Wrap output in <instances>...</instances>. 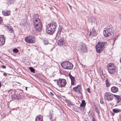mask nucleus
I'll use <instances>...</instances> for the list:
<instances>
[{"mask_svg": "<svg viewBox=\"0 0 121 121\" xmlns=\"http://www.w3.org/2000/svg\"><path fill=\"white\" fill-rule=\"evenodd\" d=\"M114 32V30L112 25L108 24L106 27L104 29L103 34L105 37H108L112 35Z\"/></svg>", "mask_w": 121, "mask_h": 121, "instance_id": "nucleus-1", "label": "nucleus"}, {"mask_svg": "<svg viewBox=\"0 0 121 121\" xmlns=\"http://www.w3.org/2000/svg\"><path fill=\"white\" fill-rule=\"evenodd\" d=\"M57 24L54 22L51 23L47 26L46 32L49 34H53L55 30V29L57 27Z\"/></svg>", "mask_w": 121, "mask_h": 121, "instance_id": "nucleus-2", "label": "nucleus"}, {"mask_svg": "<svg viewBox=\"0 0 121 121\" xmlns=\"http://www.w3.org/2000/svg\"><path fill=\"white\" fill-rule=\"evenodd\" d=\"M107 43L105 42H99L95 46L97 52L100 53L103 50L104 46Z\"/></svg>", "mask_w": 121, "mask_h": 121, "instance_id": "nucleus-3", "label": "nucleus"}, {"mask_svg": "<svg viewBox=\"0 0 121 121\" xmlns=\"http://www.w3.org/2000/svg\"><path fill=\"white\" fill-rule=\"evenodd\" d=\"M61 65L63 68L68 69H72L73 66V65L69 61H65L62 63Z\"/></svg>", "mask_w": 121, "mask_h": 121, "instance_id": "nucleus-4", "label": "nucleus"}, {"mask_svg": "<svg viewBox=\"0 0 121 121\" xmlns=\"http://www.w3.org/2000/svg\"><path fill=\"white\" fill-rule=\"evenodd\" d=\"M114 96V95L109 92H106L104 95L105 99L108 101H112L113 99Z\"/></svg>", "mask_w": 121, "mask_h": 121, "instance_id": "nucleus-5", "label": "nucleus"}, {"mask_svg": "<svg viewBox=\"0 0 121 121\" xmlns=\"http://www.w3.org/2000/svg\"><path fill=\"white\" fill-rule=\"evenodd\" d=\"M107 68L110 73L114 74L115 72L116 69L114 65L111 63H110L107 65Z\"/></svg>", "mask_w": 121, "mask_h": 121, "instance_id": "nucleus-6", "label": "nucleus"}, {"mask_svg": "<svg viewBox=\"0 0 121 121\" xmlns=\"http://www.w3.org/2000/svg\"><path fill=\"white\" fill-rule=\"evenodd\" d=\"M57 84L60 87L64 86L66 84V80L64 79H59L57 80Z\"/></svg>", "mask_w": 121, "mask_h": 121, "instance_id": "nucleus-7", "label": "nucleus"}, {"mask_svg": "<svg viewBox=\"0 0 121 121\" xmlns=\"http://www.w3.org/2000/svg\"><path fill=\"white\" fill-rule=\"evenodd\" d=\"M25 40L26 42L29 43H34L36 40L35 37L32 36L27 37L25 38Z\"/></svg>", "mask_w": 121, "mask_h": 121, "instance_id": "nucleus-8", "label": "nucleus"}, {"mask_svg": "<svg viewBox=\"0 0 121 121\" xmlns=\"http://www.w3.org/2000/svg\"><path fill=\"white\" fill-rule=\"evenodd\" d=\"M81 89V86L80 85H78L76 86L73 87V91H75L76 92H77L78 94L80 93L81 94L82 92H80Z\"/></svg>", "mask_w": 121, "mask_h": 121, "instance_id": "nucleus-9", "label": "nucleus"}, {"mask_svg": "<svg viewBox=\"0 0 121 121\" xmlns=\"http://www.w3.org/2000/svg\"><path fill=\"white\" fill-rule=\"evenodd\" d=\"M87 48L86 47V45L85 44H83L80 47L79 50L81 53L82 52H87Z\"/></svg>", "mask_w": 121, "mask_h": 121, "instance_id": "nucleus-10", "label": "nucleus"}, {"mask_svg": "<svg viewBox=\"0 0 121 121\" xmlns=\"http://www.w3.org/2000/svg\"><path fill=\"white\" fill-rule=\"evenodd\" d=\"M57 44L58 45L60 46H61L62 45H65V42L64 40L63 37H62L60 38L57 42Z\"/></svg>", "mask_w": 121, "mask_h": 121, "instance_id": "nucleus-11", "label": "nucleus"}, {"mask_svg": "<svg viewBox=\"0 0 121 121\" xmlns=\"http://www.w3.org/2000/svg\"><path fill=\"white\" fill-rule=\"evenodd\" d=\"M63 27L62 26H60L58 28V31L56 34V38L57 39L59 38L60 36V34L62 30Z\"/></svg>", "mask_w": 121, "mask_h": 121, "instance_id": "nucleus-12", "label": "nucleus"}, {"mask_svg": "<svg viewBox=\"0 0 121 121\" xmlns=\"http://www.w3.org/2000/svg\"><path fill=\"white\" fill-rule=\"evenodd\" d=\"M90 35L92 36H96L97 34L94 28L92 27L90 30Z\"/></svg>", "mask_w": 121, "mask_h": 121, "instance_id": "nucleus-13", "label": "nucleus"}, {"mask_svg": "<svg viewBox=\"0 0 121 121\" xmlns=\"http://www.w3.org/2000/svg\"><path fill=\"white\" fill-rule=\"evenodd\" d=\"M5 43V39L4 36L3 35L0 36V46L3 45Z\"/></svg>", "mask_w": 121, "mask_h": 121, "instance_id": "nucleus-14", "label": "nucleus"}, {"mask_svg": "<svg viewBox=\"0 0 121 121\" xmlns=\"http://www.w3.org/2000/svg\"><path fill=\"white\" fill-rule=\"evenodd\" d=\"M33 22L34 26H36L37 25L41 24V22L40 21V19H38L37 20H35L33 21Z\"/></svg>", "mask_w": 121, "mask_h": 121, "instance_id": "nucleus-15", "label": "nucleus"}, {"mask_svg": "<svg viewBox=\"0 0 121 121\" xmlns=\"http://www.w3.org/2000/svg\"><path fill=\"white\" fill-rule=\"evenodd\" d=\"M69 76L71 81V84L72 85L74 84L75 78L70 74H69Z\"/></svg>", "mask_w": 121, "mask_h": 121, "instance_id": "nucleus-16", "label": "nucleus"}, {"mask_svg": "<svg viewBox=\"0 0 121 121\" xmlns=\"http://www.w3.org/2000/svg\"><path fill=\"white\" fill-rule=\"evenodd\" d=\"M111 90L112 92L114 93H116L118 92V88L117 87L113 86L111 88Z\"/></svg>", "mask_w": 121, "mask_h": 121, "instance_id": "nucleus-17", "label": "nucleus"}, {"mask_svg": "<svg viewBox=\"0 0 121 121\" xmlns=\"http://www.w3.org/2000/svg\"><path fill=\"white\" fill-rule=\"evenodd\" d=\"M3 15L5 16H8L10 15V11L6 10L2 11Z\"/></svg>", "mask_w": 121, "mask_h": 121, "instance_id": "nucleus-18", "label": "nucleus"}, {"mask_svg": "<svg viewBox=\"0 0 121 121\" xmlns=\"http://www.w3.org/2000/svg\"><path fill=\"white\" fill-rule=\"evenodd\" d=\"M35 29L38 31H41L42 29V24H40L35 26Z\"/></svg>", "mask_w": 121, "mask_h": 121, "instance_id": "nucleus-19", "label": "nucleus"}, {"mask_svg": "<svg viewBox=\"0 0 121 121\" xmlns=\"http://www.w3.org/2000/svg\"><path fill=\"white\" fill-rule=\"evenodd\" d=\"M86 103L85 100H82L81 104H80V106L82 108V109L84 110L86 105Z\"/></svg>", "mask_w": 121, "mask_h": 121, "instance_id": "nucleus-20", "label": "nucleus"}, {"mask_svg": "<svg viewBox=\"0 0 121 121\" xmlns=\"http://www.w3.org/2000/svg\"><path fill=\"white\" fill-rule=\"evenodd\" d=\"M88 115L89 116V117L91 118H92V121H93V120H96L94 118V115L93 113L92 112H91L90 111H89V112L88 113Z\"/></svg>", "mask_w": 121, "mask_h": 121, "instance_id": "nucleus-21", "label": "nucleus"}, {"mask_svg": "<svg viewBox=\"0 0 121 121\" xmlns=\"http://www.w3.org/2000/svg\"><path fill=\"white\" fill-rule=\"evenodd\" d=\"M114 96L116 98L117 100V103H119L121 100V98L119 95H114Z\"/></svg>", "mask_w": 121, "mask_h": 121, "instance_id": "nucleus-22", "label": "nucleus"}, {"mask_svg": "<svg viewBox=\"0 0 121 121\" xmlns=\"http://www.w3.org/2000/svg\"><path fill=\"white\" fill-rule=\"evenodd\" d=\"M106 86L108 87H109L111 85L110 82L109 81V80H108V79H106Z\"/></svg>", "mask_w": 121, "mask_h": 121, "instance_id": "nucleus-23", "label": "nucleus"}, {"mask_svg": "<svg viewBox=\"0 0 121 121\" xmlns=\"http://www.w3.org/2000/svg\"><path fill=\"white\" fill-rule=\"evenodd\" d=\"M35 121L43 120V117L41 115H39L37 117L35 118Z\"/></svg>", "mask_w": 121, "mask_h": 121, "instance_id": "nucleus-24", "label": "nucleus"}, {"mask_svg": "<svg viewBox=\"0 0 121 121\" xmlns=\"http://www.w3.org/2000/svg\"><path fill=\"white\" fill-rule=\"evenodd\" d=\"M112 111L114 113H117L121 112V110L118 108H115L112 109Z\"/></svg>", "mask_w": 121, "mask_h": 121, "instance_id": "nucleus-25", "label": "nucleus"}, {"mask_svg": "<svg viewBox=\"0 0 121 121\" xmlns=\"http://www.w3.org/2000/svg\"><path fill=\"white\" fill-rule=\"evenodd\" d=\"M39 16L38 14H36L34 15L33 17V21L35 20H37V19H39Z\"/></svg>", "mask_w": 121, "mask_h": 121, "instance_id": "nucleus-26", "label": "nucleus"}, {"mask_svg": "<svg viewBox=\"0 0 121 121\" xmlns=\"http://www.w3.org/2000/svg\"><path fill=\"white\" fill-rule=\"evenodd\" d=\"M50 118V121H56V117H53V116L49 117Z\"/></svg>", "mask_w": 121, "mask_h": 121, "instance_id": "nucleus-27", "label": "nucleus"}, {"mask_svg": "<svg viewBox=\"0 0 121 121\" xmlns=\"http://www.w3.org/2000/svg\"><path fill=\"white\" fill-rule=\"evenodd\" d=\"M53 111L52 110H51L50 111L48 115L49 117L53 116Z\"/></svg>", "mask_w": 121, "mask_h": 121, "instance_id": "nucleus-28", "label": "nucleus"}, {"mask_svg": "<svg viewBox=\"0 0 121 121\" xmlns=\"http://www.w3.org/2000/svg\"><path fill=\"white\" fill-rule=\"evenodd\" d=\"M29 68L31 72L33 73H35V69L32 67H30Z\"/></svg>", "mask_w": 121, "mask_h": 121, "instance_id": "nucleus-29", "label": "nucleus"}, {"mask_svg": "<svg viewBox=\"0 0 121 121\" xmlns=\"http://www.w3.org/2000/svg\"><path fill=\"white\" fill-rule=\"evenodd\" d=\"M13 51L15 53H18L19 52L17 48H15L13 50Z\"/></svg>", "mask_w": 121, "mask_h": 121, "instance_id": "nucleus-30", "label": "nucleus"}, {"mask_svg": "<svg viewBox=\"0 0 121 121\" xmlns=\"http://www.w3.org/2000/svg\"><path fill=\"white\" fill-rule=\"evenodd\" d=\"M7 28H8V30L9 31H10L11 33H13V30L12 28L10 27H9L8 26L7 27Z\"/></svg>", "mask_w": 121, "mask_h": 121, "instance_id": "nucleus-31", "label": "nucleus"}, {"mask_svg": "<svg viewBox=\"0 0 121 121\" xmlns=\"http://www.w3.org/2000/svg\"><path fill=\"white\" fill-rule=\"evenodd\" d=\"M95 111L98 114L99 113V109L97 107H95Z\"/></svg>", "mask_w": 121, "mask_h": 121, "instance_id": "nucleus-32", "label": "nucleus"}, {"mask_svg": "<svg viewBox=\"0 0 121 121\" xmlns=\"http://www.w3.org/2000/svg\"><path fill=\"white\" fill-rule=\"evenodd\" d=\"M16 0H9V3L10 4L13 3Z\"/></svg>", "mask_w": 121, "mask_h": 121, "instance_id": "nucleus-33", "label": "nucleus"}, {"mask_svg": "<svg viewBox=\"0 0 121 121\" xmlns=\"http://www.w3.org/2000/svg\"><path fill=\"white\" fill-rule=\"evenodd\" d=\"M43 43L44 44H47L48 43V42L47 40H44Z\"/></svg>", "mask_w": 121, "mask_h": 121, "instance_id": "nucleus-34", "label": "nucleus"}, {"mask_svg": "<svg viewBox=\"0 0 121 121\" xmlns=\"http://www.w3.org/2000/svg\"><path fill=\"white\" fill-rule=\"evenodd\" d=\"M100 102L101 104H103L104 103V102L102 99H100Z\"/></svg>", "mask_w": 121, "mask_h": 121, "instance_id": "nucleus-35", "label": "nucleus"}, {"mask_svg": "<svg viewBox=\"0 0 121 121\" xmlns=\"http://www.w3.org/2000/svg\"><path fill=\"white\" fill-rule=\"evenodd\" d=\"M87 90L88 92L89 93H91V91H90V89L89 88H88L87 89Z\"/></svg>", "mask_w": 121, "mask_h": 121, "instance_id": "nucleus-36", "label": "nucleus"}, {"mask_svg": "<svg viewBox=\"0 0 121 121\" xmlns=\"http://www.w3.org/2000/svg\"><path fill=\"white\" fill-rule=\"evenodd\" d=\"M116 40V38H115L113 39V45H114V43L115 41Z\"/></svg>", "mask_w": 121, "mask_h": 121, "instance_id": "nucleus-37", "label": "nucleus"}, {"mask_svg": "<svg viewBox=\"0 0 121 121\" xmlns=\"http://www.w3.org/2000/svg\"><path fill=\"white\" fill-rule=\"evenodd\" d=\"M7 73H3V75L4 76H7Z\"/></svg>", "mask_w": 121, "mask_h": 121, "instance_id": "nucleus-38", "label": "nucleus"}, {"mask_svg": "<svg viewBox=\"0 0 121 121\" xmlns=\"http://www.w3.org/2000/svg\"><path fill=\"white\" fill-rule=\"evenodd\" d=\"M2 19L1 17H0V24L2 23Z\"/></svg>", "mask_w": 121, "mask_h": 121, "instance_id": "nucleus-39", "label": "nucleus"}, {"mask_svg": "<svg viewBox=\"0 0 121 121\" xmlns=\"http://www.w3.org/2000/svg\"><path fill=\"white\" fill-rule=\"evenodd\" d=\"M2 68H3L5 69L6 68V67L4 65H3L2 66Z\"/></svg>", "mask_w": 121, "mask_h": 121, "instance_id": "nucleus-40", "label": "nucleus"}, {"mask_svg": "<svg viewBox=\"0 0 121 121\" xmlns=\"http://www.w3.org/2000/svg\"><path fill=\"white\" fill-rule=\"evenodd\" d=\"M50 94H52V95H53V93H52V92H50Z\"/></svg>", "mask_w": 121, "mask_h": 121, "instance_id": "nucleus-41", "label": "nucleus"}, {"mask_svg": "<svg viewBox=\"0 0 121 121\" xmlns=\"http://www.w3.org/2000/svg\"><path fill=\"white\" fill-rule=\"evenodd\" d=\"M1 82H0V88L1 87Z\"/></svg>", "mask_w": 121, "mask_h": 121, "instance_id": "nucleus-42", "label": "nucleus"}, {"mask_svg": "<svg viewBox=\"0 0 121 121\" xmlns=\"http://www.w3.org/2000/svg\"><path fill=\"white\" fill-rule=\"evenodd\" d=\"M119 17L121 19V15H120L119 16Z\"/></svg>", "mask_w": 121, "mask_h": 121, "instance_id": "nucleus-43", "label": "nucleus"}, {"mask_svg": "<svg viewBox=\"0 0 121 121\" xmlns=\"http://www.w3.org/2000/svg\"><path fill=\"white\" fill-rule=\"evenodd\" d=\"M119 81L121 83V78L120 79Z\"/></svg>", "mask_w": 121, "mask_h": 121, "instance_id": "nucleus-44", "label": "nucleus"}, {"mask_svg": "<svg viewBox=\"0 0 121 121\" xmlns=\"http://www.w3.org/2000/svg\"><path fill=\"white\" fill-rule=\"evenodd\" d=\"M92 121H96V120H93V119Z\"/></svg>", "mask_w": 121, "mask_h": 121, "instance_id": "nucleus-45", "label": "nucleus"}, {"mask_svg": "<svg viewBox=\"0 0 121 121\" xmlns=\"http://www.w3.org/2000/svg\"><path fill=\"white\" fill-rule=\"evenodd\" d=\"M120 62L121 63V58L120 59Z\"/></svg>", "mask_w": 121, "mask_h": 121, "instance_id": "nucleus-46", "label": "nucleus"}, {"mask_svg": "<svg viewBox=\"0 0 121 121\" xmlns=\"http://www.w3.org/2000/svg\"><path fill=\"white\" fill-rule=\"evenodd\" d=\"M69 7L70 9H71V8H72V6H69Z\"/></svg>", "mask_w": 121, "mask_h": 121, "instance_id": "nucleus-47", "label": "nucleus"}, {"mask_svg": "<svg viewBox=\"0 0 121 121\" xmlns=\"http://www.w3.org/2000/svg\"><path fill=\"white\" fill-rule=\"evenodd\" d=\"M112 114L113 116L114 115V113H112Z\"/></svg>", "mask_w": 121, "mask_h": 121, "instance_id": "nucleus-48", "label": "nucleus"}, {"mask_svg": "<svg viewBox=\"0 0 121 121\" xmlns=\"http://www.w3.org/2000/svg\"><path fill=\"white\" fill-rule=\"evenodd\" d=\"M26 91H27V87H26Z\"/></svg>", "mask_w": 121, "mask_h": 121, "instance_id": "nucleus-49", "label": "nucleus"}, {"mask_svg": "<svg viewBox=\"0 0 121 121\" xmlns=\"http://www.w3.org/2000/svg\"><path fill=\"white\" fill-rule=\"evenodd\" d=\"M67 102L71 104V102L69 103H69H68V102Z\"/></svg>", "mask_w": 121, "mask_h": 121, "instance_id": "nucleus-50", "label": "nucleus"}, {"mask_svg": "<svg viewBox=\"0 0 121 121\" xmlns=\"http://www.w3.org/2000/svg\"><path fill=\"white\" fill-rule=\"evenodd\" d=\"M37 121H43V120H40L39 121H37Z\"/></svg>", "mask_w": 121, "mask_h": 121, "instance_id": "nucleus-51", "label": "nucleus"}, {"mask_svg": "<svg viewBox=\"0 0 121 121\" xmlns=\"http://www.w3.org/2000/svg\"><path fill=\"white\" fill-rule=\"evenodd\" d=\"M68 4L69 5V6H70L69 4Z\"/></svg>", "mask_w": 121, "mask_h": 121, "instance_id": "nucleus-52", "label": "nucleus"}]
</instances>
